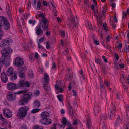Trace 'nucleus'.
I'll return each mask as SVG.
<instances>
[{"instance_id": "nucleus-56", "label": "nucleus", "mask_w": 129, "mask_h": 129, "mask_svg": "<svg viewBox=\"0 0 129 129\" xmlns=\"http://www.w3.org/2000/svg\"><path fill=\"white\" fill-rule=\"evenodd\" d=\"M23 46H24V48L25 49L28 48L29 46L27 45V44H26V43L24 44Z\"/></svg>"}, {"instance_id": "nucleus-1", "label": "nucleus", "mask_w": 129, "mask_h": 129, "mask_svg": "<svg viewBox=\"0 0 129 129\" xmlns=\"http://www.w3.org/2000/svg\"><path fill=\"white\" fill-rule=\"evenodd\" d=\"M12 42V40L8 38L3 40L0 43V47L3 48L1 51V53L4 56H7L12 52V49L9 47Z\"/></svg>"}, {"instance_id": "nucleus-15", "label": "nucleus", "mask_w": 129, "mask_h": 129, "mask_svg": "<svg viewBox=\"0 0 129 129\" xmlns=\"http://www.w3.org/2000/svg\"><path fill=\"white\" fill-rule=\"evenodd\" d=\"M13 69L12 68H9L7 71V75L8 76H10L11 75L13 72Z\"/></svg>"}, {"instance_id": "nucleus-7", "label": "nucleus", "mask_w": 129, "mask_h": 129, "mask_svg": "<svg viewBox=\"0 0 129 129\" xmlns=\"http://www.w3.org/2000/svg\"><path fill=\"white\" fill-rule=\"evenodd\" d=\"M7 88L9 90L13 91L14 90L17 89L18 86V85L12 82H9L7 84Z\"/></svg>"}, {"instance_id": "nucleus-29", "label": "nucleus", "mask_w": 129, "mask_h": 129, "mask_svg": "<svg viewBox=\"0 0 129 129\" xmlns=\"http://www.w3.org/2000/svg\"><path fill=\"white\" fill-rule=\"evenodd\" d=\"M57 96L59 101L60 102H61L62 101V99L63 98V95H58Z\"/></svg>"}, {"instance_id": "nucleus-59", "label": "nucleus", "mask_w": 129, "mask_h": 129, "mask_svg": "<svg viewBox=\"0 0 129 129\" xmlns=\"http://www.w3.org/2000/svg\"><path fill=\"white\" fill-rule=\"evenodd\" d=\"M38 47L40 49H44V47L42 46H41L40 45V43H38Z\"/></svg>"}, {"instance_id": "nucleus-58", "label": "nucleus", "mask_w": 129, "mask_h": 129, "mask_svg": "<svg viewBox=\"0 0 129 129\" xmlns=\"http://www.w3.org/2000/svg\"><path fill=\"white\" fill-rule=\"evenodd\" d=\"M114 68L116 69H118L119 68V67L118 66V64L117 63H116L114 65Z\"/></svg>"}, {"instance_id": "nucleus-3", "label": "nucleus", "mask_w": 129, "mask_h": 129, "mask_svg": "<svg viewBox=\"0 0 129 129\" xmlns=\"http://www.w3.org/2000/svg\"><path fill=\"white\" fill-rule=\"evenodd\" d=\"M29 108L27 106L21 107L18 111L17 116L18 119H22L26 115L27 111L29 110Z\"/></svg>"}, {"instance_id": "nucleus-26", "label": "nucleus", "mask_w": 129, "mask_h": 129, "mask_svg": "<svg viewBox=\"0 0 129 129\" xmlns=\"http://www.w3.org/2000/svg\"><path fill=\"white\" fill-rule=\"evenodd\" d=\"M92 24L89 22L87 23L86 24V26L89 28L91 29H93L92 26Z\"/></svg>"}, {"instance_id": "nucleus-30", "label": "nucleus", "mask_w": 129, "mask_h": 129, "mask_svg": "<svg viewBox=\"0 0 129 129\" xmlns=\"http://www.w3.org/2000/svg\"><path fill=\"white\" fill-rule=\"evenodd\" d=\"M46 48L47 49H49L50 48L51 46L49 42L48 41L46 43Z\"/></svg>"}, {"instance_id": "nucleus-2", "label": "nucleus", "mask_w": 129, "mask_h": 129, "mask_svg": "<svg viewBox=\"0 0 129 129\" xmlns=\"http://www.w3.org/2000/svg\"><path fill=\"white\" fill-rule=\"evenodd\" d=\"M39 16L42 18V20H40V24L39 27L36 30V33L38 36L40 35L41 34H43V32L41 27L43 29L44 31L47 30L48 28V25L49 23L48 20L45 17L43 14H40Z\"/></svg>"}, {"instance_id": "nucleus-55", "label": "nucleus", "mask_w": 129, "mask_h": 129, "mask_svg": "<svg viewBox=\"0 0 129 129\" xmlns=\"http://www.w3.org/2000/svg\"><path fill=\"white\" fill-rule=\"evenodd\" d=\"M119 56L116 53L115 54V58L117 60H118L119 59Z\"/></svg>"}, {"instance_id": "nucleus-52", "label": "nucleus", "mask_w": 129, "mask_h": 129, "mask_svg": "<svg viewBox=\"0 0 129 129\" xmlns=\"http://www.w3.org/2000/svg\"><path fill=\"white\" fill-rule=\"evenodd\" d=\"M72 83V82H71L69 84V86H68V90H70L71 88V85Z\"/></svg>"}, {"instance_id": "nucleus-41", "label": "nucleus", "mask_w": 129, "mask_h": 129, "mask_svg": "<svg viewBox=\"0 0 129 129\" xmlns=\"http://www.w3.org/2000/svg\"><path fill=\"white\" fill-rule=\"evenodd\" d=\"M69 113L70 115L72 117H74V111H73V110L69 112Z\"/></svg>"}, {"instance_id": "nucleus-24", "label": "nucleus", "mask_w": 129, "mask_h": 129, "mask_svg": "<svg viewBox=\"0 0 129 129\" xmlns=\"http://www.w3.org/2000/svg\"><path fill=\"white\" fill-rule=\"evenodd\" d=\"M43 128L42 126L39 125H35L33 127V129H43Z\"/></svg>"}, {"instance_id": "nucleus-14", "label": "nucleus", "mask_w": 129, "mask_h": 129, "mask_svg": "<svg viewBox=\"0 0 129 129\" xmlns=\"http://www.w3.org/2000/svg\"><path fill=\"white\" fill-rule=\"evenodd\" d=\"M44 77V79L45 82L46 83H48L49 80V78L48 75L46 73H45Z\"/></svg>"}, {"instance_id": "nucleus-22", "label": "nucleus", "mask_w": 129, "mask_h": 129, "mask_svg": "<svg viewBox=\"0 0 129 129\" xmlns=\"http://www.w3.org/2000/svg\"><path fill=\"white\" fill-rule=\"evenodd\" d=\"M2 27V24L1 23H0V40H1L2 38V37L3 35V31L1 29V27Z\"/></svg>"}, {"instance_id": "nucleus-51", "label": "nucleus", "mask_w": 129, "mask_h": 129, "mask_svg": "<svg viewBox=\"0 0 129 129\" xmlns=\"http://www.w3.org/2000/svg\"><path fill=\"white\" fill-rule=\"evenodd\" d=\"M0 119L3 121H4L5 120V119L4 118L2 114H0Z\"/></svg>"}, {"instance_id": "nucleus-35", "label": "nucleus", "mask_w": 129, "mask_h": 129, "mask_svg": "<svg viewBox=\"0 0 129 129\" xmlns=\"http://www.w3.org/2000/svg\"><path fill=\"white\" fill-rule=\"evenodd\" d=\"M95 62L98 64H99L101 65L102 63L100 61L99 59L98 58H95Z\"/></svg>"}, {"instance_id": "nucleus-60", "label": "nucleus", "mask_w": 129, "mask_h": 129, "mask_svg": "<svg viewBox=\"0 0 129 129\" xmlns=\"http://www.w3.org/2000/svg\"><path fill=\"white\" fill-rule=\"evenodd\" d=\"M104 59L105 62L107 63V59L106 58V57L103 56L102 57Z\"/></svg>"}, {"instance_id": "nucleus-33", "label": "nucleus", "mask_w": 129, "mask_h": 129, "mask_svg": "<svg viewBox=\"0 0 129 129\" xmlns=\"http://www.w3.org/2000/svg\"><path fill=\"white\" fill-rule=\"evenodd\" d=\"M18 71L19 72V73L24 72V69L22 67H20L18 69Z\"/></svg>"}, {"instance_id": "nucleus-25", "label": "nucleus", "mask_w": 129, "mask_h": 129, "mask_svg": "<svg viewBox=\"0 0 129 129\" xmlns=\"http://www.w3.org/2000/svg\"><path fill=\"white\" fill-rule=\"evenodd\" d=\"M52 122L51 120L49 118H46L45 124H50Z\"/></svg>"}, {"instance_id": "nucleus-36", "label": "nucleus", "mask_w": 129, "mask_h": 129, "mask_svg": "<svg viewBox=\"0 0 129 129\" xmlns=\"http://www.w3.org/2000/svg\"><path fill=\"white\" fill-rule=\"evenodd\" d=\"M103 27H104V29L106 31H107L108 30V27L107 26L106 23H103Z\"/></svg>"}, {"instance_id": "nucleus-19", "label": "nucleus", "mask_w": 129, "mask_h": 129, "mask_svg": "<svg viewBox=\"0 0 129 129\" xmlns=\"http://www.w3.org/2000/svg\"><path fill=\"white\" fill-rule=\"evenodd\" d=\"M34 106L35 107L38 108L40 106V102L38 101H36L34 103Z\"/></svg>"}, {"instance_id": "nucleus-10", "label": "nucleus", "mask_w": 129, "mask_h": 129, "mask_svg": "<svg viewBox=\"0 0 129 129\" xmlns=\"http://www.w3.org/2000/svg\"><path fill=\"white\" fill-rule=\"evenodd\" d=\"M7 99L10 101H12L16 99V96L15 93L13 92H8L7 94Z\"/></svg>"}, {"instance_id": "nucleus-50", "label": "nucleus", "mask_w": 129, "mask_h": 129, "mask_svg": "<svg viewBox=\"0 0 129 129\" xmlns=\"http://www.w3.org/2000/svg\"><path fill=\"white\" fill-rule=\"evenodd\" d=\"M35 58L37 59L39 57V55L37 52H35Z\"/></svg>"}, {"instance_id": "nucleus-48", "label": "nucleus", "mask_w": 129, "mask_h": 129, "mask_svg": "<svg viewBox=\"0 0 129 129\" xmlns=\"http://www.w3.org/2000/svg\"><path fill=\"white\" fill-rule=\"evenodd\" d=\"M42 4L44 5H45L46 6H47L48 5V4H47L46 2L45 1H44L42 2Z\"/></svg>"}, {"instance_id": "nucleus-32", "label": "nucleus", "mask_w": 129, "mask_h": 129, "mask_svg": "<svg viewBox=\"0 0 129 129\" xmlns=\"http://www.w3.org/2000/svg\"><path fill=\"white\" fill-rule=\"evenodd\" d=\"M40 122L41 123L43 124H45L46 118H43L41 119L40 120Z\"/></svg>"}, {"instance_id": "nucleus-12", "label": "nucleus", "mask_w": 129, "mask_h": 129, "mask_svg": "<svg viewBox=\"0 0 129 129\" xmlns=\"http://www.w3.org/2000/svg\"><path fill=\"white\" fill-rule=\"evenodd\" d=\"M116 110V107L114 106L112 108V110H111L110 113L109 115L111 119L113 117V114Z\"/></svg>"}, {"instance_id": "nucleus-11", "label": "nucleus", "mask_w": 129, "mask_h": 129, "mask_svg": "<svg viewBox=\"0 0 129 129\" xmlns=\"http://www.w3.org/2000/svg\"><path fill=\"white\" fill-rule=\"evenodd\" d=\"M1 80L4 82L5 83L8 81V78L5 73L4 72H2L1 74Z\"/></svg>"}, {"instance_id": "nucleus-39", "label": "nucleus", "mask_w": 129, "mask_h": 129, "mask_svg": "<svg viewBox=\"0 0 129 129\" xmlns=\"http://www.w3.org/2000/svg\"><path fill=\"white\" fill-rule=\"evenodd\" d=\"M62 122L64 125H65V124L67 123V120L65 117H63L62 119Z\"/></svg>"}, {"instance_id": "nucleus-18", "label": "nucleus", "mask_w": 129, "mask_h": 129, "mask_svg": "<svg viewBox=\"0 0 129 129\" xmlns=\"http://www.w3.org/2000/svg\"><path fill=\"white\" fill-rule=\"evenodd\" d=\"M25 82L24 80H20L18 83V85L19 87H23L24 85Z\"/></svg>"}, {"instance_id": "nucleus-53", "label": "nucleus", "mask_w": 129, "mask_h": 129, "mask_svg": "<svg viewBox=\"0 0 129 129\" xmlns=\"http://www.w3.org/2000/svg\"><path fill=\"white\" fill-rule=\"evenodd\" d=\"M124 128L125 129H129V122H128L127 124H126Z\"/></svg>"}, {"instance_id": "nucleus-16", "label": "nucleus", "mask_w": 129, "mask_h": 129, "mask_svg": "<svg viewBox=\"0 0 129 129\" xmlns=\"http://www.w3.org/2000/svg\"><path fill=\"white\" fill-rule=\"evenodd\" d=\"M119 117H120L119 116V117L117 118L115 123V126H117L119 125L122 122V121L119 118Z\"/></svg>"}, {"instance_id": "nucleus-40", "label": "nucleus", "mask_w": 129, "mask_h": 129, "mask_svg": "<svg viewBox=\"0 0 129 129\" xmlns=\"http://www.w3.org/2000/svg\"><path fill=\"white\" fill-rule=\"evenodd\" d=\"M87 123L88 125V127L89 128H90V125L91 124V122L90 120L88 119L87 120Z\"/></svg>"}, {"instance_id": "nucleus-31", "label": "nucleus", "mask_w": 129, "mask_h": 129, "mask_svg": "<svg viewBox=\"0 0 129 129\" xmlns=\"http://www.w3.org/2000/svg\"><path fill=\"white\" fill-rule=\"evenodd\" d=\"M3 55V56H2V57L1 58V59H0V60H1V61H0L3 64L4 63V61L5 59V58L7 56H5Z\"/></svg>"}, {"instance_id": "nucleus-6", "label": "nucleus", "mask_w": 129, "mask_h": 129, "mask_svg": "<svg viewBox=\"0 0 129 129\" xmlns=\"http://www.w3.org/2000/svg\"><path fill=\"white\" fill-rule=\"evenodd\" d=\"M77 18L76 17H71L70 21L68 25H69V27H76L77 24Z\"/></svg>"}, {"instance_id": "nucleus-49", "label": "nucleus", "mask_w": 129, "mask_h": 129, "mask_svg": "<svg viewBox=\"0 0 129 129\" xmlns=\"http://www.w3.org/2000/svg\"><path fill=\"white\" fill-rule=\"evenodd\" d=\"M53 13H54V15L55 16H56L57 15L56 11L55 9V8L53 9Z\"/></svg>"}, {"instance_id": "nucleus-54", "label": "nucleus", "mask_w": 129, "mask_h": 129, "mask_svg": "<svg viewBox=\"0 0 129 129\" xmlns=\"http://www.w3.org/2000/svg\"><path fill=\"white\" fill-rule=\"evenodd\" d=\"M94 43L97 45H99V42L97 40H95L94 39Z\"/></svg>"}, {"instance_id": "nucleus-47", "label": "nucleus", "mask_w": 129, "mask_h": 129, "mask_svg": "<svg viewBox=\"0 0 129 129\" xmlns=\"http://www.w3.org/2000/svg\"><path fill=\"white\" fill-rule=\"evenodd\" d=\"M24 85H26L27 87H28L30 86V83L28 82H26L25 83V82Z\"/></svg>"}, {"instance_id": "nucleus-42", "label": "nucleus", "mask_w": 129, "mask_h": 129, "mask_svg": "<svg viewBox=\"0 0 129 129\" xmlns=\"http://www.w3.org/2000/svg\"><path fill=\"white\" fill-rule=\"evenodd\" d=\"M35 22L36 21L35 20H29V23L30 24H32L33 25H34Z\"/></svg>"}, {"instance_id": "nucleus-8", "label": "nucleus", "mask_w": 129, "mask_h": 129, "mask_svg": "<svg viewBox=\"0 0 129 129\" xmlns=\"http://www.w3.org/2000/svg\"><path fill=\"white\" fill-rule=\"evenodd\" d=\"M15 64L17 67H20L23 66L24 64V62L23 59L19 57H17L15 59Z\"/></svg>"}, {"instance_id": "nucleus-5", "label": "nucleus", "mask_w": 129, "mask_h": 129, "mask_svg": "<svg viewBox=\"0 0 129 129\" xmlns=\"http://www.w3.org/2000/svg\"><path fill=\"white\" fill-rule=\"evenodd\" d=\"M0 21L3 22L4 25V29L5 30H8L10 28V24L8 22L7 19L6 17L3 16L0 17Z\"/></svg>"}, {"instance_id": "nucleus-28", "label": "nucleus", "mask_w": 129, "mask_h": 129, "mask_svg": "<svg viewBox=\"0 0 129 129\" xmlns=\"http://www.w3.org/2000/svg\"><path fill=\"white\" fill-rule=\"evenodd\" d=\"M19 75L20 77L23 78L25 77V75L24 72L19 73Z\"/></svg>"}, {"instance_id": "nucleus-21", "label": "nucleus", "mask_w": 129, "mask_h": 129, "mask_svg": "<svg viewBox=\"0 0 129 129\" xmlns=\"http://www.w3.org/2000/svg\"><path fill=\"white\" fill-rule=\"evenodd\" d=\"M11 78L13 80L16 79L17 78V76L16 74L14 73L12 74Z\"/></svg>"}, {"instance_id": "nucleus-64", "label": "nucleus", "mask_w": 129, "mask_h": 129, "mask_svg": "<svg viewBox=\"0 0 129 129\" xmlns=\"http://www.w3.org/2000/svg\"><path fill=\"white\" fill-rule=\"evenodd\" d=\"M119 66L120 68H123L124 67L125 65L124 64H120Z\"/></svg>"}, {"instance_id": "nucleus-61", "label": "nucleus", "mask_w": 129, "mask_h": 129, "mask_svg": "<svg viewBox=\"0 0 129 129\" xmlns=\"http://www.w3.org/2000/svg\"><path fill=\"white\" fill-rule=\"evenodd\" d=\"M40 92L39 91L37 90L35 92V93L36 95H38L39 94Z\"/></svg>"}, {"instance_id": "nucleus-13", "label": "nucleus", "mask_w": 129, "mask_h": 129, "mask_svg": "<svg viewBox=\"0 0 129 129\" xmlns=\"http://www.w3.org/2000/svg\"><path fill=\"white\" fill-rule=\"evenodd\" d=\"M49 116V113L46 111L43 112L41 114V116L43 118L47 117Z\"/></svg>"}, {"instance_id": "nucleus-46", "label": "nucleus", "mask_w": 129, "mask_h": 129, "mask_svg": "<svg viewBox=\"0 0 129 129\" xmlns=\"http://www.w3.org/2000/svg\"><path fill=\"white\" fill-rule=\"evenodd\" d=\"M37 7L39 8L41 6V4L40 1L38 2L37 3Z\"/></svg>"}, {"instance_id": "nucleus-57", "label": "nucleus", "mask_w": 129, "mask_h": 129, "mask_svg": "<svg viewBox=\"0 0 129 129\" xmlns=\"http://www.w3.org/2000/svg\"><path fill=\"white\" fill-rule=\"evenodd\" d=\"M72 92H73V95L74 96H76L77 95L76 94V91L74 89H73L72 90Z\"/></svg>"}, {"instance_id": "nucleus-43", "label": "nucleus", "mask_w": 129, "mask_h": 129, "mask_svg": "<svg viewBox=\"0 0 129 129\" xmlns=\"http://www.w3.org/2000/svg\"><path fill=\"white\" fill-rule=\"evenodd\" d=\"M111 37L110 36H108L106 37V41L108 42H109L110 40Z\"/></svg>"}, {"instance_id": "nucleus-9", "label": "nucleus", "mask_w": 129, "mask_h": 129, "mask_svg": "<svg viewBox=\"0 0 129 129\" xmlns=\"http://www.w3.org/2000/svg\"><path fill=\"white\" fill-rule=\"evenodd\" d=\"M3 112L4 115L5 117L10 118L12 116V113L9 110L5 109L3 110Z\"/></svg>"}, {"instance_id": "nucleus-17", "label": "nucleus", "mask_w": 129, "mask_h": 129, "mask_svg": "<svg viewBox=\"0 0 129 129\" xmlns=\"http://www.w3.org/2000/svg\"><path fill=\"white\" fill-rule=\"evenodd\" d=\"M28 101L26 99L23 98V99H22L20 101V104L23 105L26 104Z\"/></svg>"}, {"instance_id": "nucleus-63", "label": "nucleus", "mask_w": 129, "mask_h": 129, "mask_svg": "<svg viewBox=\"0 0 129 129\" xmlns=\"http://www.w3.org/2000/svg\"><path fill=\"white\" fill-rule=\"evenodd\" d=\"M56 125L57 124L56 123H54L53 124V127L51 128V129H56Z\"/></svg>"}, {"instance_id": "nucleus-62", "label": "nucleus", "mask_w": 129, "mask_h": 129, "mask_svg": "<svg viewBox=\"0 0 129 129\" xmlns=\"http://www.w3.org/2000/svg\"><path fill=\"white\" fill-rule=\"evenodd\" d=\"M44 38L42 37L39 39V41L40 43H42L44 40Z\"/></svg>"}, {"instance_id": "nucleus-45", "label": "nucleus", "mask_w": 129, "mask_h": 129, "mask_svg": "<svg viewBox=\"0 0 129 129\" xmlns=\"http://www.w3.org/2000/svg\"><path fill=\"white\" fill-rule=\"evenodd\" d=\"M127 15V14H126V13L123 12L122 18L124 19L126 18Z\"/></svg>"}, {"instance_id": "nucleus-44", "label": "nucleus", "mask_w": 129, "mask_h": 129, "mask_svg": "<svg viewBox=\"0 0 129 129\" xmlns=\"http://www.w3.org/2000/svg\"><path fill=\"white\" fill-rule=\"evenodd\" d=\"M60 33L61 36L62 37H64L65 35L64 31L63 30H62L61 31Z\"/></svg>"}, {"instance_id": "nucleus-4", "label": "nucleus", "mask_w": 129, "mask_h": 129, "mask_svg": "<svg viewBox=\"0 0 129 129\" xmlns=\"http://www.w3.org/2000/svg\"><path fill=\"white\" fill-rule=\"evenodd\" d=\"M28 91L27 90H23L19 91L16 93L17 94H20L21 93H24L23 95V97L24 99H26L28 101V100L31 99V98L33 96V94L32 93L30 92H28L26 93H25Z\"/></svg>"}, {"instance_id": "nucleus-34", "label": "nucleus", "mask_w": 129, "mask_h": 129, "mask_svg": "<svg viewBox=\"0 0 129 129\" xmlns=\"http://www.w3.org/2000/svg\"><path fill=\"white\" fill-rule=\"evenodd\" d=\"M40 110L39 109H33L31 111V112L33 113H35L38 112Z\"/></svg>"}, {"instance_id": "nucleus-37", "label": "nucleus", "mask_w": 129, "mask_h": 129, "mask_svg": "<svg viewBox=\"0 0 129 129\" xmlns=\"http://www.w3.org/2000/svg\"><path fill=\"white\" fill-rule=\"evenodd\" d=\"M68 108L69 110V112H70L73 110L72 107L70 104L68 103Z\"/></svg>"}, {"instance_id": "nucleus-20", "label": "nucleus", "mask_w": 129, "mask_h": 129, "mask_svg": "<svg viewBox=\"0 0 129 129\" xmlns=\"http://www.w3.org/2000/svg\"><path fill=\"white\" fill-rule=\"evenodd\" d=\"M100 109V107H97L94 108V110L95 113L96 114H97L99 112Z\"/></svg>"}, {"instance_id": "nucleus-23", "label": "nucleus", "mask_w": 129, "mask_h": 129, "mask_svg": "<svg viewBox=\"0 0 129 129\" xmlns=\"http://www.w3.org/2000/svg\"><path fill=\"white\" fill-rule=\"evenodd\" d=\"M44 88L47 91H49V90L50 89V87L47 84L44 85Z\"/></svg>"}, {"instance_id": "nucleus-38", "label": "nucleus", "mask_w": 129, "mask_h": 129, "mask_svg": "<svg viewBox=\"0 0 129 129\" xmlns=\"http://www.w3.org/2000/svg\"><path fill=\"white\" fill-rule=\"evenodd\" d=\"M105 9L104 7L102 8V14L104 16L105 14L106 13V12L105 11Z\"/></svg>"}, {"instance_id": "nucleus-27", "label": "nucleus", "mask_w": 129, "mask_h": 129, "mask_svg": "<svg viewBox=\"0 0 129 129\" xmlns=\"http://www.w3.org/2000/svg\"><path fill=\"white\" fill-rule=\"evenodd\" d=\"M33 73L31 71H29L28 73V75L29 77L32 78L33 77Z\"/></svg>"}]
</instances>
